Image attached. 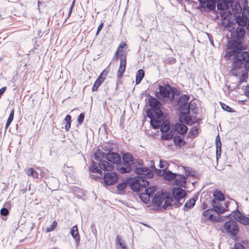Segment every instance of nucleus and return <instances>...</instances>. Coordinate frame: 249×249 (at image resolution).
<instances>
[{
	"label": "nucleus",
	"mask_w": 249,
	"mask_h": 249,
	"mask_svg": "<svg viewBox=\"0 0 249 249\" xmlns=\"http://www.w3.org/2000/svg\"><path fill=\"white\" fill-rule=\"evenodd\" d=\"M226 55L228 57L233 56V67L231 72L234 76L239 75L238 69L242 68L244 63L249 59V53L243 51L241 44L238 41H234L231 47L226 51Z\"/></svg>",
	"instance_id": "f257e3e1"
},
{
	"label": "nucleus",
	"mask_w": 249,
	"mask_h": 249,
	"mask_svg": "<svg viewBox=\"0 0 249 249\" xmlns=\"http://www.w3.org/2000/svg\"><path fill=\"white\" fill-rule=\"evenodd\" d=\"M123 162L118 167V171L122 173H129L133 168L141 165L142 160L135 159L129 153H125L123 156Z\"/></svg>",
	"instance_id": "f03ea898"
},
{
	"label": "nucleus",
	"mask_w": 249,
	"mask_h": 249,
	"mask_svg": "<svg viewBox=\"0 0 249 249\" xmlns=\"http://www.w3.org/2000/svg\"><path fill=\"white\" fill-rule=\"evenodd\" d=\"M147 117L150 119L151 124L154 128L157 129L160 127V130L163 133L167 132L170 129L169 123L167 121L162 122V116L155 118L149 113H148Z\"/></svg>",
	"instance_id": "7ed1b4c3"
},
{
	"label": "nucleus",
	"mask_w": 249,
	"mask_h": 249,
	"mask_svg": "<svg viewBox=\"0 0 249 249\" xmlns=\"http://www.w3.org/2000/svg\"><path fill=\"white\" fill-rule=\"evenodd\" d=\"M211 204L213 208V210L220 215L226 211H230L229 207L231 205L236 204V202L232 200L230 201H226L225 200H216L211 201Z\"/></svg>",
	"instance_id": "20e7f679"
},
{
	"label": "nucleus",
	"mask_w": 249,
	"mask_h": 249,
	"mask_svg": "<svg viewBox=\"0 0 249 249\" xmlns=\"http://www.w3.org/2000/svg\"><path fill=\"white\" fill-rule=\"evenodd\" d=\"M148 184V182L145 179L135 177L131 182L130 186L134 191L141 192L143 190L145 191Z\"/></svg>",
	"instance_id": "39448f33"
},
{
	"label": "nucleus",
	"mask_w": 249,
	"mask_h": 249,
	"mask_svg": "<svg viewBox=\"0 0 249 249\" xmlns=\"http://www.w3.org/2000/svg\"><path fill=\"white\" fill-rule=\"evenodd\" d=\"M149 105L152 108L151 111L152 113L151 112V111L147 112L153 116L155 118L160 117L162 116V112L161 111V107L162 105L158 99L155 98H152L150 99L149 101Z\"/></svg>",
	"instance_id": "423d86ee"
},
{
	"label": "nucleus",
	"mask_w": 249,
	"mask_h": 249,
	"mask_svg": "<svg viewBox=\"0 0 249 249\" xmlns=\"http://www.w3.org/2000/svg\"><path fill=\"white\" fill-rule=\"evenodd\" d=\"M142 161L141 165H138L135 168V172L137 174L136 177L139 178H150L153 177V172L148 168L144 167L142 166Z\"/></svg>",
	"instance_id": "0eeeda50"
},
{
	"label": "nucleus",
	"mask_w": 249,
	"mask_h": 249,
	"mask_svg": "<svg viewBox=\"0 0 249 249\" xmlns=\"http://www.w3.org/2000/svg\"><path fill=\"white\" fill-rule=\"evenodd\" d=\"M202 219L216 222L221 221V217L213 209H208L203 212Z\"/></svg>",
	"instance_id": "6e6552de"
},
{
	"label": "nucleus",
	"mask_w": 249,
	"mask_h": 249,
	"mask_svg": "<svg viewBox=\"0 0 249 249\" xmlns=\"http://www.w3.org/2000/svg\"><path fill=\"white\" fill-rule=\"evenodd\" d=\"M224 229L226 232L231 236H236L239 231L238 226L235 221L230 220L225 223Z\"/></svg>",
	"instance_id": "1a4fd4ad"
},
{
	"label": "nucleus",
	"mask_w": 249,
	"mask_h": 249,
	"mask_svg": "<svg viewBox=\"0 0 249 249\" xmlns=\"http://www.w3.org/2000/svg\"><path fill=\"white\" fill-rule=\"evenodd\" d=\"M239 17H243V12L242 13V16H238L236 17V22L238 25L240 27H238L236 28L235 31H233L231 32V36L232 38H235L237 40H239L240 39L243 38L245 35V29L244 26L245 25H247V28L248 30V22L245 25H241L238 24L237 22V18Z\"/></svg>",
	"instance_id": "9d476101"
},
{
	"label": "nucleus",
	"mask_w": 249,
	"mask_h": 249,
	"mask_svg": "<svg viewBox=\"0 0 249 249\" xmlns=\"http://www.w3.org/2000/svg\"><path fill=\"white\" fill-rule=\"evenodd\" d=\"M160 94L162 97H168L170 100L174 99V94L172 90V88L169 85H166L165 86H159Z\"/></svg>",
	"instance_id": "9b49d317"
},
{
	"label": "nucleus",
	"mask_w": 249,
	"mask_h": 249,
	"mask_svg": "<svg viewBox=\"0 0 249 249\" xmlns=\"http://www.w3.org/2000/svg\"><path fill=\"white\" fill-rule=\"evenodd\" d=\"M156 188L155 186H151L147 188L144 192L140 193V197L142 201L145 203H147L150 198L153 197V194L156 192Z\"/></svg>",
	"instance_id": "f8f14e48"
},
{
	"label": "nucleus",
	"mask_w": 249,
	"mask_h": 249,
	"mask_svg": "<svg viewBox=\"0 0 249 249\" xmlns=\"http://www.w3.org/2000/svg\"><path fill=\"white\" fill-rule=\"evenodd\" d=\"M163 202H164L163 208L165 209L170 205V203H167V201L165 200L163 193L161 192H157L153 198V203L158 206H160Z\"/></svg>",
	"instance_id": "ddd939ff"
},
{
	"label": "nucleus",
	"mask_w": 249,
	"mask_h": 249,
	"mask_svg": "<svg viewBox=\"0 0 249 249\" xmlns=\"http://www.w3.org/2000/svg\"><path fill=\"white\" fill-rule=\"evenodd\" d=\"M118 180V177L114 172L107 173L104 176V180L105 185H111L115 183Z\"/></svg>",
	"instance_id": "4468645a"
},
{
	"label": "nucleus",
	"mask_w": 249,
	"mask_h": 249,
	"mask_svg": "<svg viewBox=\"0 0 249 249\" xmlns=\"http://www.w3.org/2000/svg\"><path fill=\"white\" fill-rule=\"evenodd\" d=\"M106 159L111 163L118 164L121 163V158L120 155L115 152H109L106 155Z\"/></svg>",
	"instance_id": "2eb2a0df"
},
{
	"label": "nucleus",
	"mask_w": 249,
	"mask_h": 249,
	"mask_svg": "<svg viewBox=\"0 0 249 249\" xmlns=\"http://www.w3.org/2000/svg\"><path fill=\"white\" fill-rule=\"evenodd\" d=\"M126 64V60L125 55L121 54V59L120 62V66L117 71V77H121L124 74V72L125 70Z\"/></svg>",
	"instance_id": "dca6fc26"
},
{
	"label": "nucleus",
	"mask_w": 249,
	"mask_h": 249,
	"mask_svg": "<svg viewBox=\"0 0 249 249\" xmlns=\"http://www.w3.org/2000/svg\"><path fill=\"white\" fill-rule=\"evenodd\" d=\"M234 219L243 225L249 224V218L241 213L239 211L234 212Z\"/></svg>",
	"instance_id": "f3484780"
},
{
	"label": "nucleus",
	"mask_w": 249,
	"mask_h": 249,
	"mask_svg": "<svg viewBox=\"0 0 249 249\" xmlns=\"http://www.w3.org/2000/svg\"><path fill=\"white\" fill-rule=\"evenodd\" d=\"M157 174L158 176H161L164 178L168 180L174 178L176 176V174L171 172L169 170H167L166 169L159 170L157 172Z\"/></svg>",
	"instance_id": "a211bd4d"
},
{
	"label": "nucleus",
	"mask_w": 249,
	"mask_h": 249,
	"mask_svg": "<svg viewBox=\"0 0 249 249\" xmlns=\"http://www.w3.org/2000/svg\"><path fill=\"white\" fill-rule=\"evenodd\" d=\"M172 195L177 200L182 199L186 195L185 191L180 188H175L173 189Z\"/></svg>",
	"instance_id": "6ab92c4d"
},
{
	"label": "nucleus",
	"mask_w": 249,
	"mask_h": 249,
	"mask_svg": "<svg viewBox=\"0 0 249 249\" xmlns=\"http://www.w3.org/2000/svg\"><path fill=\"white\" fill-rule=\"evenodd\" d=\"M174 178L176 185L182 187L186 186V178L184 176L176 174Z\"/></svg>",
	"instance_id": "aec40b11"
},
{
	"label": "nucleus",
	"mask_w": 249,
	"mask_h": 249,
	"mask_svg": "<svg viewBox=\"0 0 249 249\" xmlns=\"http://www.w3.org/2000/svg\"><path fill=\"white\" fill-rule=\"evenodd\" d=\"M174 130L180 135L185 134L188 130L187 127L181 123H177L173 126Z\"/></svg>",
	"instance_id": "412c9836"
},
{
	"label": "nucleus",
	"mask_w": 249,
	"mask_h": 249,
	"mask_svg": "<svg viewBox=\"0 0 249 249\" xmlns=\"http://www.w3.org/2000/svg\"><path fill=\"white\" fill-rule=\"evenodd\" d=\"M215 1L214 4V7L217 3V9L222 11L228 9L229 4L231 3V2H228V1H226L225 0H216Z\"/></svg>",
	"instance_id": "4be33fe9"
},
{
	"label": "nucleus",
	"mask_w": 249,
	"mask_h": 249,
	"mask_svg": "<svg viewBox=\"0 0 249 249\" xmlns=\"http://www.w3.org/2000/svg\"><path fill=\"white\" fill-rule=\"evenodd\" d=\"M100 169L104 171H110L113 168V165L106 160H102L98 163Z\"/></svg>",
	"instance_id": "5701e85b"
},
{
	"label": "nucleus",
	"mask_w": 249,
	"mask_h": 249,
	"mask_svg": "<svg viewBox=\"0 0 249 249\" xmlns=\"http://www.w3.org/2000/svg\"><path fill=\"white\" fill-rule=\"evenodd\" d=\"M215 143L216 147V158L217 159H218L220 157L221 152V142L220 141V138L219 135H218L216 137Z\"/></svg>",
	"instance_id": "b1692460"
},
{
	"label": "nucleus",
	"mask_w": 249,
	"mask_h": 249,
	"mask_svg": "<svg viewBox=\"0 0 249 249\" xmlns=\"http://www.w3.org/2000/svg\"><path fill=\"white\" fill-rule=\"evenodd\" d=\"M179 110L181 114L188 115L189 114L190 106L189 104H184L179 105Z\"/></svg>",
	"instance_id": "393cba45"
},
{
	"label": "nucleus",
	"mask_w": 249,
	"mask_h": 249,
	"mask_svg": "<svg viewBox=\"0 0 249 249\" xmlns=\"http://www.w3.org/2000/svg\"><path fill=\"white\" fill-rule=\"evenodd\" d=\"M115 245L118 249H127L126 246L122 241L120 236H117L115 239Z\"/></svg>",
	"instance_id": "a878e982"
},
{
	"label": "nucleus",
	"mask_w": 249,
	"mask_h": 249,
	"mask_svg": "<svg viewBox=\"0 0 249 249\" xmlns=\"http://www.w3.org/2000/svg\"><path fill=\"white\" fill-rule=\"evenodd\" d=\"M94 159L100 162L105 158V153L100 149H97L94 153Z\"/></svg>",
	"instance_id": "bb28decb"
},
{
	"label": "nucleus",
	"mask_w": 249,
	"mask_h": 249,
	"mask_svg": "<svg viewBox=\"0 0 249 249\" xmlns=\"http://www.w3.org/2000/svg\"><path fill=\"white\" fill-rule=\"evenodd\" d=\"M213 198L211 201L225 200L223 193L218 190L215 191L213 193Z\"/></svg>",
	"instance_id": "cd10ccee"
},
{
	"label": "nucleus",
	"mask_w": 249,
	"mask_h": 249,
	"mask_svg": "<svg viewBox=\"0 0 249 249\" xmlns=\"http://www.w3.org/2000/svg\"><path fill=\"white\" fill-rule=\"evenodd\" d=\"M71 234L76 241H78L80 240L78 228L76 226H74L71 228Z\"/></svg>",
	"instance_id": "c85d7f7f"
},
{
	"label": "nucleus",
	"mask_w": 249,
	"mask_h": 249,
	"mask_svg": "<svg viewBox=\"0 0 249 249\" xmlns=\"http://www.w3.org/2000/svg\"><path fill=\"white\" fill-rule=\"evenodd\" d=\"M196 203V200L194 198H192L187 201L184 206V210L187 211L189 209L192 208Z\"/></svg>",
	"instance_id": "c756f323"
},
{
	"label": "nucleus",
	"mask_w": 249,
	"mask_h": 249,
	"mask_svg": "<svg viewBox=\"0 0 249 249\" xmlns=\"http://www.w3.org/2000/svg\"><path fill=\"white\" fill-rule=\"evenodd\" d=\"M180 122H184L187 124H191L192 123L191 117L187 115L181 114L179 118Z\"/></svg>",
	"instance_id": "7c9ffc66"
},
{
	"label": "nucleus",
	"mask_w": 249,
	"mask_h": 249,
	"mask_svg": "<svg viewBox=\"0 0 249 249\" xmlns=\"http://www.w3.org/2000/svg\"><path fill=\"white\" fill-rule=\"evenodd\" d=\"M126 46V44L125 43L123 42L120 44L116 52V55L119 56L121 58V54H123L124 55H125L126 56V54L124 53L123 52V49Z\"/></svg>",
	"instance_id": "2f4dec72"
},
{
	"label": "nucleus",
	"mask_w": 249,
	"mask_h": 249,
	"mask_svg": "<svg viewBox=\"0 0 249 249\" xmlns=\"http://www.w3.org/2000/svg\"><path fill=\"white\" fill-rule=\"evenodd\" d=\"M144 75V72L143 70L141 69L139 70L136 74V84H139L141 81L142 80V78H143Z\"/></svg>",
	"instance_id": "473e14b6"
},
{
	"label": "nucleus",
	"mask_w": 249,
	"mask_h": 249,
	"mask_svg": "<svg viewBox=\"0 0 249 249\" xmlns=\"http://www.w3.org/2000/svg\"><path fill=\"white\" fill-rule=\"evenodd\" d=\"M90 171L93 173H98L100 174H102V171L101 169L98 168L97 163L94 161H92L91 165L90 167Z\"/></svg>",
	"instance_id": "72a5a7b5"
},
{
	"label": "nucleus",
	"mask_w": 249,
	"mask_h": 249,
	"mask_svg": "<svg viewBox=\"0 0 249 249\" xmlns=\"http://www.w3.org/2000/svg\"><path fill=\"white\" fill-rule=\"evenodd\" d=\"M174 142L176 145H178L179 147L185 145V142L183 139L179 136H176L174 138Z\"/></svg>",
	"instance_id": "f704fd0d"
},
{
	"label": "nucleus",
	"mask_w": 249,
	"mask_h": 249,
	"mask_svg": "<svg viewBox=\"0 0 249 249\" xmlns=\"http://www.w3.org/2000/svg\"><path fill=\"white\" fill-rule=\"evenodd\" d=\"M185 171L186 175L187 176H195L196 175V172L193 170L192 168L188 167H182Z\"/></svg>",
	"instance_id": "c9c22d12"
},
{
	"label": "nucleus",
	"mask_w": 249,
	"mask_h": 249,
	"mask_svg": "<svg viewBox=\"0 0 249 249\" xmlns=\"http://www.w3.org/2000/svg\"><path fill=\"white\" fill-rule=\"evenodd\" d=\"M64 120L66 122V124L65 126V129L66 131H68L71 127V116L69 115H67Z\"/></svg>",
	"instance_id": "e433bc0d"
},
{
	"label": "nucleus",
	"mask_w": 249,
	"mask_h": 249,
	"mask_svg": "<svg viewBox=\"0 0 249 249\" xmlns=\"http://www.w3.org/2000/svg\"><path fill=\"white\" fill-rule=\"evenodd\" d=\"M189 97L187 95H182L179 99L178 104H188V101L189 100Z\"/></svg>",
	"instance_id": "4c0bfd02"
},
{
	"label": "nucleus",
	"mask_w": 249,
	"mask_h": 249,
	"mask_svg": "<svg viewBox=\"0 0 249 249\" xmlns=\"http://www.w3.org/2000/svg\"><path fill=\"white\" fill-rule=\"evenodd\" d=\"M102 148L106 151L111 152L113 150V145L111 143H106L102 145Z\"/></svg>",
	"instance_id": "58836bf2"
},
{
	"label": "nucleus",
	"mask_w": 249,
	"mask_h": 249,
	"mask_svg": "<svg viewBox=\"0 0 249 249\" xmlns=\"http://www.w3.org/2000/svg\"><path fill=\"white\" fill-rule=\"evenodd\" d=\"M104 72V71H103L101 73V74L100 75V76L94 83V84H96L98 87H99V86L103 82L106 78V77L103 76Z\"/></svg>",
	"instance_id": "ea45409f"
},
{
	"label": "nucleus",
	"mask_w": 249,
	"mask_h": 249,
	"mask_svg": "<svg viewBox=\"0 0 249 249\" xmlns=\"http://www.w3.org/2000/svg\"><path fill=\"white\" fill-rule=\"evenodd\" d=\"M126 186V183L123 182L119 184L117 186V193L118 194H121L122 191L125 188Z\"/></svg>",
	"instance_id": "a19ab883"
},
{
	"label": "nucleus",
	"mask_w": 249,
	"mask_h": 249,
	"mask_svg": "<svg viewBox=\"0 0 249 249\" xmlns=\"http://www.w3.org/2000/svg\"><path fill=\"white\" fill-rule=\"evenodd\" d=\"M14 109H13L6 122L5 128H7L10 124L11 123L12 121L13 120L14 118Z\"/></svg>",
	"instance_id": "79ce46f5"
},
{
	"label": "nucleus",
	"mask_w": 249,
	"mask_h": 249,
	"mask_svg": "<svg viewBox=\"0 0 249 249\" xmlns=\"http://www.w3.org/2000/svg\"><path fill=\"white\" fill-rule=\"evenodd\" d=\"M173 137V134L172 132L164 134L161 136V139L164 140H169L172 139Z\"/></svg>",
	"instance_id": "37998d69"
},
{
	"label": "nucleus",
	"mask_w": 249,
	"mask_h": 249,
	"mask_svg": "<svg viewBox=\"0 0 249 249\" xmlns=\"http://www.w3.org/2000/svg\"><path fill=\"white\" fill-rule=\"evenodd\" d=\"M84 117L85 113H82L79 115L77 119V121L79 124H81L83 123Z\"/></svg>",
	"instance_id": "c03bdc74"
},
{
	"label": "nucleus",
	"mask_w": 249,
	"mask_h": 249,
	"mask_svg": "<svg viewBox=\"0 0 249 249\" xmlns=\"http://www.w3.org/2000/svg\"><path fill=\"white\" fill-rule=\"evenodd\" d=\"M221 106H222V108L224 110H226V111H227L228 112H233V111L232 110V109L230 107H229L228 106L226 105V104H223L221 105Z\"/></svg>",
	"instance_id": "a18cd8bd"
},
{
	"label": "nucleus",
	"mask_w": 249,
	"mask_h": 249,
	"mask_svg": "<svg viewBox=\"0 0 249 249\" xmlns=\"http://www.w3.org/2000/svg\"><path fill=\"white\" fill-rule=\"evenodd\" d=\"M167 166V162L165 160H160V167L161 168H166Z\"/></svg>",
	"instance_id": "49530a36"
},
{
	"label": "nucleus",
	"mask_w": 249,
	"mask_h": 249,
	"mask_svg": "<svg viewBox=\"0 0 249 249\" xmlns=\"http://www.w3.org/2000/svg\"><path fill=\"white\" fill-rule=\"evenodd\" d=\"M57 226V222L56 221H53V223H52V227L51 228H48L47 230V231L48 232H50V231H53L55 228Z\"/></svg>",
	"instance_id": "de8ad7c7"
},
{
	"label": "nucleus",
	"mask_w": 249,
	"mask_h": 249,
	"mask_svg": "<svg viewBox=\"0 0 249 249\" xmlns=\"http://www.w3.org/2000/svg\"><path fill=\"white\" fill-rule=\"evenodd\" d=\"M34 171L35 170L33 168L31 167L25 170V172L28 176H32Z\"/></svg>",
	"instance_id": "09e8293b"
},
{
	"label": "nucleus",
	"mask_w": 249,
	"mask_h": 249,
	"mask_svg": "<svg viewBox=\"0 0 249 249\" xmlns=\"http://www.w3.org/2000/svg\"><path fill=\"white\" fill-rule=\"evenodd\" d=\"M8 213V210L5 208H2L0 210V214L4 216L7 215Z\"/></svg>",
	"instance_id": "8fccbe9b"
},
{
	"label": "nucleus",
	"mask_w": 249,
	"mask_h": 249,
	"mask_svg": "<svg viewBox=\"0 0 249 249\" xmlns=\"http://www.w3.org/2000/svg\"><path fill=\"white\" fill-rule=\"evenodd\" d=\"M244 247L240 243H236L234 246L233 249H244Z\"/></svg>",
	"instance_id": "3c124183"
},
{
	"label": "nucleus",
	"mask_w": 249,
	"mask_h": 249,
	"mask_svg": "<svg viewBox=\"0 0 249 249\" xmlns=\"http://www.w3.org/2000/svg\"><path fill=\"white\" fill-rule=\"evenodd\" d=\"M74 3H75V0H74L72 1V3H71V7H70V8L69 9L68 18H69L70 16V15H71V14L74 5Z\"/></svg>",
	"instance_id": "603ef678"
},
{
	"label": "nucleus",
	"mask_w": 249,
	"mask_h": 249,
	"mask_svg": "<svg viewBox=\"0 0 249 249\" xmlns=\"http://www.w3.org/2000/svg\"><path fill=\"white\" fill-rule=\"evenodd\" d=\"M103 26H104V23L103 22H102L100 24L99 26H98L97 31L96 33V36H97L99 34V33L100 32V31L102 29Z\"/></svg>",
	"instance_id": "864d4df0"
},
{
	"label": "nucleus",
	"mask_w": 249,
	"mask_h": 249,
	"mask_svg": "<svg viewBox=\"0 0 249 249\" xmlns=\"http://www.w3.org/2000/svg\"><path fill=\"white\" fill-rule=\"evenodd\" d=\"M244 93L245 95L249 98V86H247L244 89Z\"/></svg>",
	"instance_id": "5fc2aeb1"
},
{
	"label": "nucleus",
	"mask_w": 249,
	"mask_h": 249,
	"mask_svg": "<svg viewBox=\"0 0 249 249\" xmlns=\"http://www.w3.org/2000/svg\"><path fill=\"white\" fill-rule=\"evenodd\" d=\"M197 133V130L196 128L192 129L190 132L189 134H191L192 135H195Z\"/></svg>",
	"instance_id": "6e6d98bb"
},
{
	"label": "nucleus",
	"mask_w": 249,
	"mask_h": 249,
	"mask_svg": "<svg viewBox=\"0 0 249 249\" xmlns=\"http://www.w3.org/2000/svg\"><path fill=\"white\" fill-rule=\"evenodd\" d=\"M244 65L246 70L249 71V59L247 60Z\"/></svg>",
	"instance_id": "4d7b16f0"
},
{
	"label": "nucleus",
	"mask_w": 249,
	"mask_h": 249,
	"mask_svg": "<svg viewBox=\"0 0 249 249\" xmlns=\"http://www.w3.org/2000/svg\"><path fill=\"white\" fill-rule=\"evenodd\" d=\"M32 176L35 178H38V173L35 170L33 172Z\"/></svg>",
	"instance_id": "13d9d810"
},
{
	"label": "nucleus",
	"mask_w": 249,
	"mask_h": 249,
	"mask_svg": "<svg viewBox=\"0 0 249 249\" xmlns=\"http://www.w3.org/2000/svg\"><path fill=\"white\" fill-rule=\"evenodd\" d=\"M6 89V87H3L0 89V98H1V95L5 91Z\"/></svg>",
	"instance_id": "bf43d9fd"
},
{
	"label": "nucleus",
	"mask_w": 249,
	"mask_h": 249,
	"mask_svg": "<svg viewBox=\"0 0 249 249\" xmlns=\"http://www.w3.org/2000/svg\"><path fill=\"white\" fill-rule=\"evenodd\" d=\"M98 87H98L96 84H94L92 86V91H95L97 90Z\"/></svg>",
	"instance_id": "052dcab7"
},
{
	"label": "nucleus",
	"mask_w": 249,
	"mask_h": 249,
	"mask_svg": "<svg viewBox=\"0 0 249 249\" xmlns=\"http://www.w3.org/2000/svg\"><path fill=\"white\" fill-rule=\"evenodd\" d=\"M104 71V73H103V76H105H105H106V73H105V71Z\"/></svg>",
	"instance_id": "680f3d73"
},
{
	"label": "nucleus",
	"mask_w": 249,
	"mask_h": 249,
	"mask_svg": "<svg viewBox=\"0 0 249 249\" xmlns=\"http://www.w3.org/2000/svg\"><path fill=\"white\" fill-rule=\"evenodd\" d=\"M119 82V80H118V81L116 82V88L118 87V84Z\"/></svg>",
	"instance_id": "e2e57ef3"
}]
</instances>
